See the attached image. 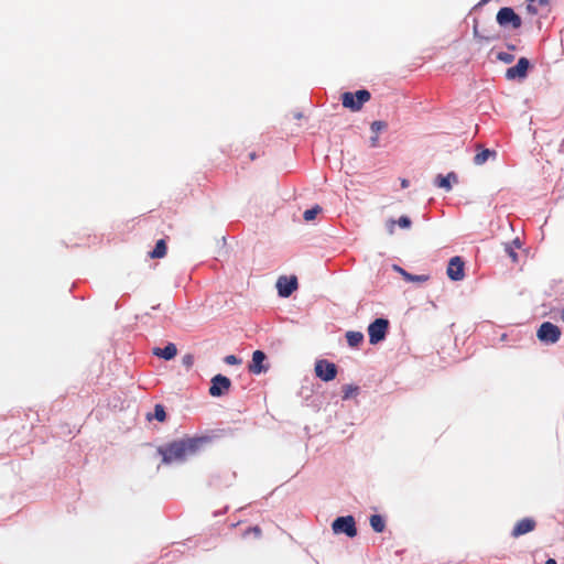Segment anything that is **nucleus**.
Segmentation results:
<instances>
[{"label": "nucleus", "mask_w": 564, "mask_h": 564, "mask_svg": "<svg viewBox=\"0 0 564 564\" xmlns=\"http://www.w3.org/2000/svg\"><path fill=\"white\" fill-rule=\"evenodd\" d=\"M153 354L158 357H161L165 360L173 359L177 354V348L174 344L170 343L164 348H154Z\"/></svg>", "instance_id": "nucleus-15"}, {"label": "nucleus", "mask_w": 564, "mask_h": 564, "mask_svg": "<svg viewBox=\"0 0 564 564\" xmlns=\"http://www.w3.org/2000/svg\"><path fill=\"white\" fill-rule=\"evenodd\" d=\"M276 288L280 296L289 297L297 289V278L295 275L280 276L276 281Z\"/></svg>", "instance_id": "nucleus-9"}, {"label": "nucleus", "mask_w": 564, "mask_h": 564, "mask_svg": "<svg viewBox=\"0 0 564 564\" xmlns=\"http://www.w3.org/2000/svg\"><path fill=\"white\" fill-rule=\"evenodd\" d=\"M473 33H474V36L476 39H478L479 41L490 42V41L498 39V36L495 34H487V35L480 34L477 24L474 25Z\"/></svg>", "instance_id": "nucleus-24"}, {"label": "nucleus", "mask_w": 564, "mask_h": 564, "mask_svg": "<svg viewBox=\"0 0 564 564\" xmlns=\"http://www.w3.org/2000/svg\"><path fill=\"white\" fill-rule=\"evenodd\" d=\"M377 144H378V137L375 135V137L371 138V145L372 147H377Z\"/></svg>", "instance_id": "nucleus-33"}, {"label": "nucleus", "mask_w": 564, "mask_h": 564, "mask_svg": "<svg viewBox=\"0 0 564 564\" xmlns=\"http://www.w3.org/2000/svg\"><path fill=\"white\" fill-rule=\"evenodd\" d=\"M401 186H402V188H406V187L409 186V181H408V180H405V178H403V180L401 181Z\"/></svg>", "instance_id": "nucleus-34"}, {"label": "nucleus", "mask_w": 564, "mask_h": 564, "mask_svg": "<svg viewBox=\"0 0 564 564\" xmlns=\"http://www.w3.org/2000/svg\"><path fill=\"white\" fill-rule=\"evenodd\" d=\"M224 360L227 365H239L241 362L235 355H228Z\"/></svg>", "instance_id": "nucleus-30"}, {"label": "nucleus", "mask_w": 564, "mask_h": 564, "mask_svg": "<svg viewBox=\"0 0 564 564\" xmlns=\"http://www.w3.org/2000/svg\"><path fill=\"white\" fill-rule=\"evenodd\" d=\"M249 533H252L254 538L259 539L262 534V530L258 525L251 527L243 533V536H246Z\"/></svg>", "instance_id": "nucleus-28"}, {"label": "nucleus", "mask_w": 564, "mask_h": 564, "mask_svg": "<svg viewBox=\"0 0 564 564\" xmlns=\"http://www.w3.org/2000/svg\"><path fill=\"white\" fill-rule=\"evenodd\" d=\"M322 212V207L318 205H315L314 207L306 209L303 214V218L306 221L314 220L316 216Z\"/></svg>", "instance_id": "nucleus-23"}, {"label": "nucleus", "mask_w": 564, "mask_h": 564, "mask_svg": "<svg viewBox=\"0 0 564 564\" xmlns=\"http://www.w3.org/2000/svg\"><path fill=\"white\" fill-rule=\"evenodd\" d=\"M497 58L506 64H510L514 61V55L507 52H500L497 54Z\"/></svg>", "instance_id": "nucleus-26"}, {"label": "nucleus", "mask_w": 564, "mask_h": 564, "mask_svg": "<svg viewBox=\"0 0 564 564\" xmlns=\"http://www.w3.org/2000/svg\"><path fill=\"white\" fill-rule=\"evenodd\" d=\"M332 530L335 534H346L349 538L357 535L356 522L352 516L338 517L332 523Z\"/></svg>", "instance_id": "nucleus-3"}, {"label": "nucleus", "mask_w": 564, "mask_h": 564, "mask_svg": "<svg viewBox=\"0 0 564 564\" xmlns=\"http://www.w3.org/2000/svg\"><path fill=\"white\" fill-rule=\"evenodd\" d=\"M453 183H458V176L455 172H449L447 175L438 174L434 180V185L444 188L446 192L452 189Z\"/></svg>", "instance_id": "nucleus-14"}, {"label": "nucleus", "mask_w": 564, "mask_h": 564, "mask_svg": "<svg viewBox=\"0 0 564 564\" xmlns=\"http://www.w3.org/2000/svg\"><path fill=\"white\" fill-rule=\"evenodd\" d=\"M563 322H564V310L562 311V315H561Z\"/></svg>", "instance_id": "nucleus-38"}, {"label": "nucleus", "mask_w": 564, "mask_h": 564, "mask_svg": "<svg viewBox=\"0 0 564 564\" xmlns=\"http://www.w3.org/2000/svg\"><path fill=\"white\" fill-rule=\"evenodd\" d=\"M505 251L512 259L513 262L518 261V254L510 245L506 246Z\"/></svg>", "instance_id": "nucleus-29"}, {"label": "nucleus", "mask_w": 564, "mask_h": 564, "mask_svg": "<svg viewBox=\"0 0 564 564\" xmlns=\"http://www.w3.org/2000/svg\"><path fill=\"white\" fill-rule=\"evenodd\" d=\"M531 64L527 57L519 58L517 65L509 67L506 70V78L508 80L524 79L528 76V70Z\"/></svg>", "instance_id": "nucleus-7"}, {"label": "nucleus", "mask_w": 564, "mask_h": 564, "mask_svg": "<svg viewBox=\"0 0 564 564\" xmlns=\"http://www.w3.org/2000/svg\"><path fill=\"white\" fill-rule=\"evenodd\" d=\"M464 267L465 264L460 257H453L446 270L448 278L453 281L463 280L465 276Z\"/></svg>", "instance_id": "nucleus-11"}, {"label": "nucleus", "mask_w": 564, "mask_h": 564, "mask_svg": "<svg viewBox=\"0 0 564 564\" xmlns=\"http://www.w3.org/2000/svg\"><path fill=\"white\" fill-rule=\"evenodd\" d=\"M491 156H496V152L489 149H482L474 156V163L476 165H482L487 162V160Z\"/></svg>", "instance_id": "nucleus-18"}, {"label": "nucleus", "mask_w": 564, "mask_h": 564, "mask_svg": "<svg viewBox=\"0 0 564 564\" xmlns=\"http://www.w3.org/2000/svg\"><path fill=\"white\" fill-rule=\"evenodd\" d=\"M147 419L149 421L155 419L158 420L159 422H164L166 420V413H165V409L162 404H155L154 406V413L153 414H148L147 415Z\"/></svg>", "instance_id": "nucleus-22"}, {"label": "nucleus", "mask_w": 564, "mask_h": 564, "mask_svg": "<svg viewBox=\"0 0 564 564\" xmlns=\"http://www.w3.org/2000/svg\"><path fill=\"white\" fill-rule=\"evenodd\" d=\"M184 362L187 365V366H192L193 361H192V357L188 356V357H185L184 358Z\"/></svg>", "instance_id": "nucleus-31"}, {"label": "nucleus", "mask_w": 564, "mask_h": 564, "mask_svg": "<svg viewBox=\"0 0 564 564\" xmlns=\"http://www.w3.org/2000/svg\"><path fill=\"white\" fill-rule=\"evenodd\" d=\"M496 20L500 26H511L512 29H519L522 24V20L519 14L514 12L512 8H501L496 17Z\"/></svg>", "instance_id": "nucleus-5"}, {"label": "nucleus", "mask_w": 564, "mask_h": 564, "mask_svg": "<svg viewBox=\"0 0 564 564\" xmlns=\"http://www.w3.org/2000/svg\"><path fill=\"white\" fill-rule=\"evenodd\" d=\"M267 356L262 350H256L252 354V361L249 365L248 369L251 373L259 375L261 372H265L268 367L263 365Z\"/></svg>", "instance_id": "nucleus-13"}, {"label": "nucleus", "mask_w": 564, "mask_h": 564, "mask_svg": "<svg viewBox=\"0 0 564 564\" xmlns=\"http://www.w3.org/2000/svg\"><path fill=\"white\" fill-rule=\"evenodd\" d=\"M370 525L373 531L381 533L386 529V521L380 514H372L370 517Z\"/></svg>", "instance_id": "nucleus-19"}, {"label": "nucleus", "mask_w": 564, "mask_h": 564, "mask_svg": "<svg viewBox=\"0 0 564 564\" xmlns=\"http://www.w3.org/2000/svg\"><path fill=\"white\" fill-rule=\"evenodd\" d=\"M315 373L323 381H330L336 378L337 367L335 364L322 359L315 364Z\"/></svg>", "instance_id": "nucleus-8"}, {"label": "nucleus", "mask_w": 564, "mask_h": 564, "mask_svg": "<svg viewBox=\"0 0 564 564\" xmlns=\"http://www.w3.org/2000/svg\"><path fill=\"white\" fill-rule=\"evenodd\" d=\"M387 128V123L384 121H373L371 123V130L377 134L379 133L381 130H384Z\"/></svg>", "instance_id": "nucleus-27"}, {"label": "nucleus", "mask_w": 564, "mask_h": 564, "mask_svg": "<svg viewBox=\"0 0 564 564\" xmlns=\"http://www.w3.org/2000/svg\"><path fill=\"white\" fill-rule=\"evenodd\" d=\"M490 0H480L475 8L482 7L487 4Z\"/></svg>", "instance_id": "nucleus-32"}, {"label": "nucleus", "mask_w": 564, "mask_h": 564, "mask_svg": "<svg viewBox=\"0 0 564 564\" xmlns=\"http://www.w3.org/2000/svg\"><path fill=\"white\" fill-rule=\"evenodd\" d=\"M249 158H250V160H252V161H253V160L257 158V155H256V153H254V152H251V153L249 154Z\"/></svg>", "instance_id": "nucleus-36"}, {"label": "nucleus", "mask_w": 564, "mask_h": 564, "mask_svg": "<svg viewBox=\"0 0 564 564\" xmlns=\"http://www.w3.org/2000/svg\"><path fill=\"white\" fill-rule=\"evenodd\" d=\"M508 48H510V50H514V48H516V46H514V45H508Z\"/></svg>", "instance_id": "nucleus-37"}, {"label": "nucleus", "mask_w": 564, "mask_h": 564, "mask_svg": "<svg viewBox=\"0 0 564 564\" xmlns=\"http://www.w3.org/2000/svg\"><path fill=\"white\" fill-rule=\"evenodd\" d=\"M371 95L366 89L357 90L356 93H344L341 95V102L345 108L350 109L351 111H359L364 104L369 101Z\"/></svg>", "instance_id": "nucleus-2"}, {"label": "nucleus", "mask_w": 564, "mask_h": 564, "mask_svg": "<svg viewBox=\"0 0 564 564\" xmlns=\"http://www.w3.org/2000/svg\"><path fill=\"white\" fill-rule=\"evenodd\" d=\"M212 438L209 436H197L187 437L180 441H174L161 446L159 453L162 455V460L165 464L174 462H183L188 456L194 455L205 445H207Z\"/></svg>", "instance_id": "nucleus-1"}, {"label": "nucleus", "mask_w": 564, "mask_h": 564, "mask_svg": "<svg viewBox=\"0 0 564 564\" xmlns=\"http://www.w3.org/2000/svg\"><path fill=\"white\" fill-rule=\"evenodd\" d=\"M347 343L350 347L359 346L364 340V335L360 332H347L346 334Z\"/></svg>", "instance_id": "nucleus-20"}, {"label": "nucleus", "mask_w": 564, "mask_h": 564, "mask_svg": "<svg viewBox=\"0 0 564 564\" xmlns=\"http://www.w3.org/2000/svg\"><path fill=\"white\" fill-rule=\"evenodd\" d=\"M389 329V321L386 318H377L368 326L369 343L376 345L382 341Z\"/></svg>", "instance_id": "nucleus-4"}, {"label": "nucleus", "mask_w": 564, "mask_h": 564, "mask_svg": "<svg viewBox=\"0 0 564 564\" xmlns=\"http://www.w3.org/2000/svg\"><path fill=\"white\" fill-rule=\"evenodd\" d=\"M545 564H556V561L554 558H549Z\"/></svg>", "instance_id": "nucleus-35"}, {"label": "nucleus", "mask_w": 564, "mask_h": 564, "mask_svg": "<svg viewBox=\"0 0 564 564\" xmlns=\"http://www.w3.org/2000/svg\"><path fill=\"white\" fill-rule=\"evenodd\" d=\"M395 269L403 275V278L406 281L422 283V282H426L429 280V275H424V274L414 275V274H411V273L406 272L405 270H403L400 267H395Z\"/></svg>", "instance_id": "nucleus-21"}, {"label": "nucleus", "mask_w": 564, "mask_h": 564, "mask_svg": "<svg viewBox=\"0 0 564 564\" xmlns=\"http://www.w3.org/2000/svg\"><path fill=\"white\" fill-rule=\"evenodd\" d=\"M536 527V522L532 518H523L519 520L512 529L511 535L519 538L523 534L532 532Z\"/></svg>", "instance_id": "nucleus-12"}, {"label": "nucleus", "mask_w": 564, "mask_h": 564, "mask_svg": "<svg viewBox=\"0 0 564 564\" xmlns=\"http://www.w3.org/2000/svg\"><path fill=\"white\" fill-rule=\"evenodd\" d=\"M398 224L401 228L403 229H408L411 227L412 225V221L411 219L408 217V216H401L398 221H395L394 219H390L388 220L387 223V227H388V231L389 234H393L394 232V225Z\"/></svg>", "instance_id": "nucleus-16"}, {"label": "nucleus", "mask_w": 564, "mask_h": 564, "mask_svg": "<svg viewBox=\"0 0 564 564\" xmlns=\"http://www.w3.org/2000/svg\"><path fill=\"white\" fill-rule=\"evenodd\" d=\"M166 242L164 239H160L156 241L154 249L150 252V257L152 259H161L166 254Z\"/></svg>", "instance_id": "nucleus-17"}, {"label": "nucleus", "mask_w": 564, "mask_h": 564, "mask_svg": "<svg viewBox=\"0 0 564 564\" xmlns=\"http://www.w3.org/2000/svg\"><path fill=\"white\" fill-rule=\"evenodd\" d=\"M358 392V387L352 384H345L343 387V399L348 400L350 397Z\"/></svg>", "instance_id": "nucleus-25"}, {"label": "nucleus", "mask_w": 564, "mask_h": 564, "mask_svg": "<svg viewBox=\"0 0 564 564\" xmlns=\"http://www.w3.org/2000/svg\"><path fill=\"white\" fill-rule=\"evenodd\" d=\"M231 387V381L229 378L223 375H216L212 379V386L209 388V394L212 397H220L224 393L228 392Z\"/></svg>", "instance_id": "nucleus-10"}, {"label": "nucleus", "mask_w": 564, "mask_h": 564, "mask_svg": "<svg viewBox=\"0 0 564 564\" xmlns=\"http://www.w3.org/2000/svg\"><path fill=\"white\" fill-rule=\"evenodd\" d=\"M536 336L543 343L554 344L560 339L561 330L556 325L544 322L539 327Z\"/></svg>", "instance_id": "nucleus-6"}]
</instances>
